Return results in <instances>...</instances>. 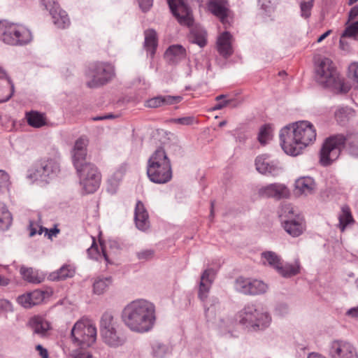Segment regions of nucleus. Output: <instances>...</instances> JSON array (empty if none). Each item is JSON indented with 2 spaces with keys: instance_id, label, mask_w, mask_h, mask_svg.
Masks as SVG:
<instances>
[{
  "instance_id": "f257e3e1",
  "label": "nucleus",
  "mask_w": 358,
  "mask_h": 358,
  "mask_svg": "<svg viewBox=\"0 0 358 358\" xmlns=\"http://www.w3.org/2000/svg\"><path fill=\"white\" fill-rule=\"evenodd\" d=\"M316 140V130L308 121H299L283 127L280 133V145L285 153L292 156Z\"/></svg>"
},
{
  "instance_id": "f03ea898",
  "label": "nucleus",
  "mask_w": 358,
  "mask_h": 358,
  "mask_svg": "<svg viewBox=\"0 0 358 358\" xmlns=\"http://www.w3.org/2000/svg\"><path fill=\"white\" fill-rule=\"evenodd\" d=\"M121 317L124 325L131 331L148 332L155 323V306L145 299H136L123 308Z\"/></svg>"
},
{
  "instance_id": "7ed1b4c3",
  "label": "nucleus",
  "mask_w": 358,
  "mask_h": 358,
  "mask_svg": "<svg viewBox=\"0 0 358 358\" xmlns=\"http://www.w3.org/2000/svg\"><path fill=\"white\" fill-rule=\"evenodd\" d=\"M345 143L348 144L349 153L358 157V138L338 134L328 138L323 143L320 150L321 164L327 166L336 160Z\"/></svg>"
},
{
  "instance_id": "20e7f679",
  "label": "nucleus",
  "mask_w": 358,
  "mask_h": 358,
  "mask_svg": "<svg viewBox=\"0 0 358 358\" xmlns=\"http://www.w3.org/2000/svg\"><path fill=\"white\" fill-rule=\"evenodd\" d=\"M146 169L148 178L154 183L165 184L172 179L171 162L162 148H157L150 155Z\"/></svg>"
},
{
  "instance_id": "39448f33",
  "label": "nucleus",
  "mask_w": 358,
  "mask_h": 358,
  "mask_svg": "<svg viewBox=\"0 0 358 358\" xmlns=\"http://www.w3.org/2000/svg\"><path fill=\"white\" fill-rule=\"evenodd\" d=\"M316 79L324 87L346 93L349 91V85L345 84L333 62L327 57L321 59L315 67Z\"/></svg>"
},
{
  "instance_id": "423d86ee",
  "label": "nucleus",
  "mask_w": 358,
  "mask_h": 358,
  "mask_svg": "<svg viewBox=\"0 0 358 358\" xmlns=\"http://www.w3.org/2000/svg\"><path fill=\"white\" fill-rule=\"evenodd\" d=\"M237 318L241 324L253 330L264 329L271 322L270 314L262 309H258L253 303L245 305L238 313Z\"/></svg>"
},
{
  "instance_id": "0eeeda50",
  "label": "nucleus",
  "mask_w": 358,
  "mask_h": 358,
  "mask_svg": "<svg viewBox=\"0 0 358 358\" xmlns=\"http://www.w3.org/2000/svg\"><path fill=\"white\" fill-rule=\"evenodd\" d=\"M31 34L24 26L0 21V39L10 45H22L31 41Z\"/></svg>"
},
{
  "instance_id": "6e6552de",
  "label": "nucleus",
  "mask_w": 358,
  "mask_h": 358,
  "mask_svg": "<svg viewBox=\"0 0 358 358\" xmlns=\"http://www.w3.org/2000/svg\"><path fill=\"white\" fill-rule=\"evenodd\" d=\"M71 337L74 344L81 348L92 345L96 340V328L88 319H81L73 325Z\"/></svg>"
},
{
  "instance_id": "1a4fd4ad",
  "label": "nucleus",
  "mask_w": 358,
  "mask_h": 358,
  "mask_svg": "<svg viewBox=\"0 0 358 358\" xmlns=\"http://www.w3.org/2000/svg\"><path fill=\"white\" fill-rule=\"evenodd\" d=\"M59 171V164L53 159H41L36 162L28 170L27 178L33 181L45 183L57 176Z\"/></svg>"
},
{
  "instance_id": "9d476101",
  "label": "nucleus",
  "mask_w": 358,
  "mask_h": 358,
  "mask_svg": "<svg viewBox=\"0 0 358 358\" xmlns=\"http://www.w3.org/2000/svg\"><path fill=\"white\" fill-rule=\"evenodd\" d=\"M114 67L105 62H96L91 65L87 72L90 80L87 85L90 88L98 87L106 84L114 76Z\"/></svg>"
},
{
  "instance_id": "9b49d317",
  "label": "nucleus",
  "mask_w": 358,
  "mask_h": 358,
  "mask_svg": "<svg viewBox=\"0 0 358 358\" xmlns=\"http://www.w3.org/2000/svg\"><path fill=\"white\" fill-rule=\"evenodd\" d=\"M215 276L214 271L212 268L206 269L201 276V280L199 288V297L204 301V308L206 315L208 317H213L215 315V303L217 302L214 297L207 299L211 285Z\"/></svg>"
},
{
  "instance_id": "f8f14e48",
  "label": "nucleus",
  "mask_w": 358,
  "mask_h": 358,
  "mask_svg": "<svg viewBox=\"0 0 358 358\" xmlns=\"http://www.w3.org/2000/svg\"><path fill=\"white\" fill-rule=\"evenodd\" d=\"M80 182L85 193H94L99 187L101 176L94 164H87L80 170H77Z\"/></svg>"
},
{
  "instance_id": "ddd939ff",
  "label": "nucleus",
  "mask_w": 358,
  "mask_h": 358,
  "mask_svg": "<svg viewBox=\"0 0 358 358\" xmlns=\"http://www.w3.org/2000/svg\"><path fill=\"white\" fill-rule=\"evenodd\" d=\"M173 16L182 25L190 26L193 19L191 10L185 0H166Z\"/></svg>"
},
{
  "instance_id": "4468645a",
  "label": "nucleus",
  "mask_w": 358,
  "mask_h": 358,
  "mask_svg": "<svg viewBox=\"0 0 358 358\" xmlns=\"http://www.w3.org/2000/svg\"><path fill=\"white\" fill-rule=\"evenodd\" d=\"M329 355L331 358H358L357 352L353 345L341 340L331 343Z\"/></svg>"
},
{
  "instance_id": "2eb2a0df",
  "label": "nucleus",
  "mask_w": 358,
  "mask_h": 358,
  "mask_svg": "<svg viewBox=\"0 0 358 358\" xmlns=\"http://www.w3.org/2000/svg\"><path fill=\"white\" fill-rule=\"evenodd\" d=\"M255 164L256 170L261 174L277 176L282 171L279 162L271 160L267 154L258 155L255 160Z\"/></svg>"
},
{
  "instance_id": "dca6fc26",
  "label": "nucleus",
  "mask_w": 358,
  "mask_h": 358,
  "mask_svg": "<svg viewBox=\"0 0 358 358\" xmlns=\"http://www.w3.org/2000/svg\"><path fill=\"white\" fill-rule=\"evenodd\" d=\"M42 4L49 10L54 24L59 29H65L70 24V20L66 11L52 0H41Z\"/></svg>"
},
{
  "instance_id": "f3484780",
  "label": "nucleus",
  "mask_w": 358,
  "mask_h": 358,
  "mask_svg": "<svg viewBox=\"0 0 358 358\" xmlns=\"http://www.w3.org/2000/svg\"><path fill=\"white\" fill-rule=\"evenodd\" d=\"M258 194L260 196L264 198L281 199L287 197L289 194V191L283 184L272 183L259 188Z\"/></svg>"
},
{
  "instance_id": "a211bd4d",
  "label": "nucleus",
  "mask_w": 358,
  "mask_h": 358,
  "mask_svg": "<svg viewBox=\"0 0 358 358\" xmlns=\"http://www.w3.org/2000/svg\"><path fill=\"white\" fill-rule=\"evenodd\" d=\"M208 8L214 15L217 17L223 24L229 22V4L227 0H210Z\"/></svg>"
},
{
  "instance_id": "6ab92c4d",
  "label": "nucleus",
  "mask_w": 358,
  "mask_h": 358,
  "mask_svg": "<svg viewBox=\"0 0 358 358\" xmlns=\"http://www.w3.org/2000/svg\"><path fill=\"white\" fill-rule=\"evenodd\" d=\"M45 292L38 289L20 295L17 302L24 308H30L41 303L45 299Z\"/></svg>"
},
{
  "instance_id": "aec40b11",
  "label": "nucleus",
  "mask_w": 358,
  "mask_h": 358,
  "mask_svg": "<svg viewBox=\"0 0 358 358\" xmlns=\"http://www.w3.org/2000/svg\"><path fill=\"white\" fill-rule=\"evenodd\" d=\"M282 226L285 231L292 237L299 236L306 229L305 220L301 215H296L292 220H286Z\"/></svg>"
},
{
  "instance_id": "412c9836",
  "label": "nucleus",
  "mask_w": 358,
  "mask_h": 358,
  "mask_svg": "<svg viewBox=\"0 0 358 358\" xmlns=\"http://www.w3.org/2000/svg\"><path fill=\"white\" fill-rule=\"evenodd\" d=\"M134 220L136 227L141 231H146L150 227L148 213L143 203L138 201L134 211Z\"/></svg>"
},
{
  "instance_id": "4be33fe9",
  "label": "nucleus",
  "mask_w": 358,
  "mask_h": 358,
  "mask_svg": "<svg viewBox=\"0 0 358 358\" xmlns=\"http://www.w3.org/2000/svg\"><path fill=\"white\" fill-rule=\"evenodd\" d=\"M182 100L180 96H158L146 101L145 106L148 108H156L163 106L173 105Z\"/></svg>"
},
{
  "instance_id": "5701e85b",
  "label": "nucleus",
  "mask_w": 358,
  "mask_h": 358,
  "mask_svg": "<svg viewBox=\"0 0 358 358\" xmlns=\"http://www.w3.org/2000/svg\"><path fill=\"white\" fill-rule=\"evenodd\" d=\"M315 182L310 177H301L295 182V189L300 195H310L315 190Z\"/></svg>"
},
{
  "instance_id": "b1692460",
  "label": "nucleus",
  "mask_w": 358,
  "mask_h": 358,
  "mask_svg": "<svg viewBox=\"0 0 358 358\" xmlns=\"http://www.w3.org/2000/svg\"><path fill=\"white\" fill-rule=\"evenodd\" d=\"M29 324L34 333L41 336H45L50 329V322L40 315L32 317L29 321Z\"/></svg>"
},
{
  "instance_id": "393cba45",
  "label": "nucleus",
  "mask_w": 358,
  "mask_h": 358,
  "mask_svg": "<svg viewBox=\"0 0 358 358\" xmlns=\"http://www.w3.org/2000/svg\"><path fill=\"white\" fill-rule=\"evenodd\" d=\"M232 36L228 31L223 32L217 38V46L219 53L224 57H229L233 53Z\"/></svg>"
},
{
  "instance_id": "a878e982",
  "label": "nucleus",
  "mask_w": 358,
  "mask_h": 358,
  "mask_svg": "<svg viewBox=\"0 0 358 358\" xmlns=\"http://www.w3.org/2000/svg\"><path fill=\"white\" fill-rule=\"evenodd\" d=\"M101 336L103 342L110 347L117 348L122 345L125 342V338L118 328L110 330Z\"/></svg>"
},
{
  "instance_id": "bb28decb",
  "label": "nucleus",
  "mask_w": 358,
  "mask_h": 358,
  "mask_svg": "<svg viewBox=\"0 0 358 358\" xmlns=\"http://www.w3.org/2000/svg\"><path fill=\"white\" fill-rule=\"evenodd\" d=\"M14 93V85L5 72V76L0 78V103L8 101Z\"/></svg>"
},
{
  "instance_id": "cd10ccee",
  "label": "nucleus",
  "mask_w": 358,
  "mask_h": 358,
  "mask_svg": "<svg viewBox=\"0 0 358 358\" xmlns=\"http://www.w3.org/2000/svg\"><path fill=\"white\" fill-rule=\"evenodd\" d=\"M339 222L337 225L338 228L341 232L352 226L355 223V220L352 217L350 208L348 206H343L341 207V213L338 215Z\"/></svg>"
},
{
  "instance_id": "c85d7f7f",
  "label": "nucleus",
  "mask_w": 358,
  "mask_h": 358,
  "mask_svg": "<svg viewBox=\"0 0 358 358\" xmlns=\"http://www.w3.org/2000/svg\"><path fill=\"white\" fill-rule=\"evenodd\" d=\"M301 264L298 259H295L294 264L282 262L276 271L280 275L285 278H290L300 273Z\"/></svg>"
},
{
  "instance_id": "c756f323",
  "label": "nucleus",
  "mask_w": 358,
  "mask_h": 358,
  "mask_svg": "<svg viewBox=\"0 0 358 358\" xmlns=\"http://www.w3.org/2000/svg\"><path fill=\"white\" fill-rule=\"evenodd\" d=\"M186 56L185 49L180 45L170 46L165 52L166 59L173 64L178 63Z\"/></svg>"
},
{
  "instance_id": "7c9ffc66",
  "label": "nucleus",
  "mask_w": 358,
  "mask_h": 358,
  "mask_svg": "<svg viewBox=\"0 0 358 358\" xmlns=\"http://www.w3.org/2000/svg\"><path fill=\"white\" fill-rule=\"evenodd\" d=\"M119 327L117 320L115 319L113 315L110 312H105L100 319V333L101 335L115 328Z\"/></svg>"
},
{
  "instance_id": "2f4dec72",
  "label": "nucleus",
  "mask_w": 358,
  "mask_h": 358,
  "mask_svg": "<svg viewBox=\"0 0 358 358\" xmlns=\"http://www.w3.org/2000/svg\"><path fill=\"white\" fill-rule=\"evenodd\" d=\"M248 295L256 296L265 294L268 289V285L263 280L250 278Z\"/></svg>"
},
{
  "instance_id": "473e14b6",
  "label": "nucleus",
  "mask_w": 358,
  "mask_h": 358,
  "mask_svg": "<svg viewBox=\"0 0 358 358\" xmlns=\"http://www.w3.org/2000/svg\"><path fill=\"white\" fill-rule=\"evenodd\" d=\"M144 46L148 53L153 57L157 46V33L153 29H148L145 31Z\"/></svg>"
},
{
  "instance_id": "72a5a7b5",
  "label": "nucleus",
  "mask_w": 358,
  "mask_h": 358,
  "mask_svg": "<svg viewBox=\"0 0 358 358\" xmlns=\"http://www.w3.org/2000/svg\"><path fill=\"white\" fill-rule=\"evenodd\" d=\"M20 272L23 279L31 283L38 284L44 280V276L32 268L22 266Z\"/></svg>"
},
{
  "instance_id": "f704fd0d",
  "label": "nucleus",
  "mask_w": 358,
  "mask_h": 358,
  "mask_svg": "<svg viewBox=\"0 0 358 358\" xmlns=\"http://www.w3.org/2000/svg\"><path fill=\"white\" fill-rule=\"evenodd\" d=\"M26 119L29 125L35 128H40L46 123L43 114L37 111L31 110L26 113Z\"/></svg>"
},
{
  "instance_id": "c9c22d12",
  "label": "nucleus",
  "mask_w": 358,
  "mask_h": 358,
  "mask_svg": "<svg viewBox=\"0 0 358 358\" xmlns=\"http://www.w3.org/2000/svg\"><path fill=\"white\" fill-rule=\"evenodd\" d=\"M189 40L201 48L206 45V31L201 27H194L192 29L189 35Z\"/></svg>"
},
{
  "instance_id": "e433bc0d",
  "label": "nucleus",
  "mask_w": 358,
  "mask_h": 358,
  "mask_svg": "<svg viewBox=\"0 0 358 358\" xmlns=\"http://www.w3.org/2000/svg\"><path fill=\"white\" fill-rule=\"evenodd\" d=\"M74 273L75 270L72 266L64 264L59 270L52 273L50 277L53 280H61L73 277Z\"/></svg>"
},
{
  "instance_id": "4c0bfd02",
  "label": "nucleus",
  "mask_w": 358,
  "mask_h": 358,
  "mask_svg": "<svg viewBox=\"0 0 358 358\" xmlns=\"http://www.w3.org/2000/svg\"><path fill=\"white\" fill-rule=\"evenodd\" d=\"M262 260L264 264H267L276 271L282 263L280 257L276 253L271 251L262 252Z\"/></svg>"
},
{
  "instance_id": "58836bf2",
  "label": "nucleus",
  "mask_w": 358,
  "mask_h": 358,
  "mask_svg": "<svg viewBox=\"0 0 358 358\" xmlns=\"http://www.w3.org/2000/svg\"><path fill=\"white\" fill-rule=\"evenodd\" d=\"M112 283L111 277L100 278L96 279L93 284L94 293L98 295L102 294Z\"/></svg>"
},
{
  "instance_id": "ea45409f",
  "label": "nucleus",
  "mask_w": 358,
  "mask_h": 358,
  "mask_svg": "<svg viewBox=\"0 0 358 358\" xmlns=\"http://www.w3.org/2000/svg\"><path fill=\"white\" fill-rule=\"evenodd\" d=\"M259 142L264 145L273 138V129L270 124H265L260 127L258 134Z\"/></svg>"
},
{
  "instance_id": "a19ab883",
  "label": "nucleus",
  "mask_w": 358,
  "mask_h": 358,
  "mask_svg": "<svg viewBox=\"0 0 358 358\" xmlns=\"http://www.w3.org/2000/svg\"><path fill=\"white\" fill-rule=\"evenodd\" d=\"M278 213L282 224L286 220H292L295 218L296 215H301L295 212L291 204L282 205Z\"/></svg>"
},
{
  "instance_id": "79ce46f5",
  "label": "nucleus",
  "mask_w": 358,
  "mask_h": 358,
  "mask_svg": "<svg viewBox=\"0 0 358 358\" xmlns=\"http://www.w3.org/2000/svg\"><path fill=\"white\" fill-rule=\"evenodd\" d=\"M12 217L3 203L0 202V229H7L11 224Z\"/></svg>"
},
{
  "instance_id": "37998d69",
  "label": "nucleus",
  "mask_w": 358,
  "mask_h": 358,
  "mask_svg": "<svg viewBox=\"0 0 358 358\" xmlns=\"http://www.w3.org/2000/svg\"><path fill=\"white\" fill-rule=\"evenodd\" d=\"M73 163L76 170H80L87 164H91L85 161L87 150L72 151Z\"/></svg>"
},
{
  "instance_id": "c03bdc74",
  "label": "nucleus",
  "mask_w": 358,
  "mask_h": 358,
  "mask_svg": "<svg viewBox=\"0 0 358 358\" xmlns=\"http://www.w3.org/2000/svg\"><path fill=\"white\" fill-rule=\"evenodd\" d=\"M250 278H245L243 276L238 277L234 284L235 290L244 295H248L249 290Z\"/></svg>"
},
{
  "instance_id": "a18cd8bd",
  "label": "nucleus",
  "mask_w": 358,
  "mask_h": 358,
  "mask_svg": "<svg viewBox=\"0 0 358 358\" xmlns=\"http://www.w3.org/2000/svg\"><path fill=\"white\" fill-rule=\"evenodd\" d=\"M92 244L90 248L87 249V252L90 259L98 260L99 257H103L106 263H110L108 255H106L104 248L102 247V255H101L98 250V246L95 243V240L92 238Z\"/></svg>"
},
{
  "instance_id": "49530a36",
  "label": "nucleus",
  "mask_w": 358,
  "mask_h": 358,
  "mask_svg": "<svg viewBox=\"0 0 358 358\" xmlns=\"http://www.w3.org/2000/svg\"><path fill=\"white\" fill-rule=\"evenodd\" d=\"M352 114V110L348 107H340L335 112V117L340 124L345 123Z\"/></svg>"
},
{
  "instance_id": "de8ad7c7",
  "label": "nucleus",
  "mask_w": 358,
  "mask_h": 358,
  "mask_svg": "<svg viewBox=\"0 0 358 358\" xmlns=\"http://www.w3.org/2000/svg\"><path fill=\"white\" fill-rule=\"evenodd\" d=\"M44 231H45L46 234H48L49 238H51L52 236H56L59 232V229H57V227L48 229L41 226L39 227V230L37 231L36 229L33 227V224L31 222L30 223V236H33L37 233L38 234H42V233Z\"/></svg>"
},
{
  "instance_id": "09e8293b",
  "label": "nucleus",
  "mask_w": 358,
  "mask_h": 358,
  "mask_svg": "<svg viewBox=\"0 0 358 358\" xmlns=\"http://www.w3.org/2000/svg\"><path fill=\"white\" fill-rule=\"evenodd\" d=\"M234 321L231 318L221 319L218 324L221 333L222 334H230L234 328Z\"/></svg>"
},
{
  "instance_id": "8fccbe9b",
  "label": "nucleus",
  "mask_w": 358,
  "mask_h": 358,
  "mask_svg": "<svg viewBox=\"0 0 358 358\" xmlns=\"http://www.w3.org/2000/svg\"><path fill=\"white\" fill-rule=\"evenodd\" d=\"M358 36V22H352L348 25L343 34L342 38H356Z\"/></svg>"
},
{
  "instance_id": "3c124183",
  "label": "nucleus",
  "mask_w": 358,
  "mask_h": 358,
  "mask_svg": "<svg viewBox=\"0 0 358 358\" xmlns=\"http://www.w3.org/2000/svg\"><path fill=\"white\" fill-rule=\"evenodd\" d=\"M127 171V164H121L117 169L115 171L113 176L109 179V182L114 183L115 185L122 180L124 174Z\"/></svg>"
},
{
  "instance_id": "603ef678",
  "label": "nucleus",
  "mask_w": 358,
  "mask_h": 358,
  "mask_svg": "<svg viewBox=\"0 0 358 358\" xmlns=\"http://www.w3.org/2000/svg\"><path fill=\"white\" fill-rule=\"evenodd\" d=\"M314 0L302 1L300 3L301 15L302 17L308 18L311 14V10L313 6Z\"/></svg>"
},
{
  "instance_id": "864d4df0",
  "label": "nucleus",
  "mask_w": 358,
  "mask_h": 358,
  "mask_svg": "<svg viewBox=\"0 0 358 358\" xmlns=\"http://www.w3.org/2000/svg\"><path fill=\"white\" fill-rule=\"evenodd\" d=\"M274 313L279 317H285L289 313V308L287 303H278L274 310Z\"/></svg>"
},
{
  "instance_id": "5fc2aeb1",
  "label": "nucleus",
  "mask_w": 358,
  "mask_h": 358,
  "mask_svg": "<svg viewBox=\"0 0 358 358\" xmlns=\"http://www.w3.org/2000/svg\"><path fill=\"white\" fill-rule=\"evenodd\" d=\"M171 122L180 124L182 125L189 126L196 122L195 117L193 116H187L180 118H174L171 120Z\"/></svg>"
},
{
  "instance_id": "6e6d98bb",
  "label": "nucleus",
  "mask_w": 358,
  "mask_h": 358,
  "mask_svg": "<svg viewBox=\"0 0 358 358\" xmlns=\"http://www.w3.org/2000/svg\"><path fill=\"white\" fill-rule=\"evenodd\" d=\"M155 252L153 250H143L137 252L136 255L139 260L147 261L151 259L154 257Z\"/></svg>"
},
{
  "instance_id": "4d7b16f0",
  "label": "nucleus",
  "mask_w": 358,
  "mask_h": 358,
  "mask_svg": "<svg viewBox=\"0 0 358 358\" xmlns=\"http://www.w3.org/2000/svg\"><path fill=\"white\" fill-rule=\"evenodd\" d=\"M258 3L262 9L269 12L274 8L275 0H258Z\"/></svg>"
},
{
  "instance_id": "13d9d810",
  "label": "nucleus",
  "mask_w": 358,
  "mask_h": 358,
  "mask_svg": "<svg viewBox=\"0 0 358 358\" xmlns=\"http://www.w3.org/2000/svg\"><path fill=\"white\" fill-rule=\"evenodd\" d=\"M225 98H226V95H224V94H221V95L217 96L215 98V100L217 101V103H216L213 106V110H220V109L223 108L224 107L227 106L229 103V100H223L222 101V99H224Z\"/></svg>"
},
{
  "instance_id": "bf43d9fd",
  "label": "nucleus",
  "mask_w": 358,
  "mask_h": 358,
  "mask_svg": "<svg viewBox=\"0 0 358 358\" xmlns=\"http://www.w3.org/2000/svg\"><path fill=\"white\" fill-rule=\"evenodd\" d=\"M9 185V176L4 171L0 170V192L8 188Z\"/></svg>"
},
{
  "instance_id": "052dcab7",
  "label": "nucleus",
  "mask_w": 358,
  "mask_h": 358,
  "mask_svg": "<svg viewBox=\"0 0 358 358\" xmlns=\"http://www.w3.org/2000/svg\"><path fill=\"white\" fill-rule=\"evenodd\" d=\"M87 140L80 137L75 143L73 151L87 150Z\"/></svg>"
},
{
  "instance_id": "680f3d73",
  "label": "nucleus",
  "mask_w": 358,
  "mask_h": 358,
  "mask_svg": "<svg viewBox=\"0 0 358 358\" xmlns=\"http://www.w3.org/2000/svg\"><path fill=\"white\" fill-rule=\"evenodd\" d=\"M0 310L6 311V312L13 311V305L8 300L5 299H0Z\"/></svg>"
},
{
  "instance_id": "e2e57ef3",
  "label": "nucleus",
  "mask_w": 358,
  "mask_h": 358,
  "mask_svg": "<svg viewBox=\"0 0 358 358\" xmlns=\"http://www.w3.org/2000/svg\"><path fill=\"white\" fill-rule=\"evenodd\" d=\"M138 2L141 9L146 12L152 7L153 0H138Z\"/></svg>"
},
{
  "instance_id": "0e129e2a",
  "label": "nucleus",
  "mask_w": 358,
  "mask_h": 358,
  "mask_svg": "<svg viewBox=\"0 0 358 358\" xmlns=\"http://www.w3.org/2000/svg\"><path fill=\"white\" fill-rule=\"evenodd\" d=\"M166 352V347L162 345H158L154 348V356L157 358H162L164 356Z\"/></svg>"
},
{
  "instance_id": "69168bd1",
  "label": "nucleus",
  "mask_w": 358,
  "mask_h": 358,
  "mask_svg": "<svg viewBox=\"0 0 358 358\" xmlns=\"http://www.w3.org/2000/svg\"><path fill=\"white\" fill-rule=\"evenodd\" d=\"M358 17V6H355L351 8L348 15V20L346 22V24L349 23L350 21H353L357 19Z\"/></svg>"
},
{
  "instance_id": "338daca9",
  "label": "nucleus",
  "mask_w": 358,
  "mask_h": 358,
  "mask_svg": "<svg viewBox=\"0 0 358 358\" xmlns=\"http://www.w3.org/2000/svg\"><path fill=\"white\" fill-rule=\"evenodd\" d=\"M72 358H93L92 355L87 352L75 351L72 355Z\"/></svg>"
},
{
  "instance_id": "774afa93",
  "label": "nucleus",
  "mask_w": 358,
  "mask_h": 358,
  "mask_svg": "<svg viewBox=\"0 0 358 358\" xmlns=\"http://www.w3.org/2000/svg\"><path fill=\"white\" fill-rule=\"evenodd\" d=\"M346 315H348L352 318L358 319V306L353 307V308H351L350 309H349L346 312Z\"/></svg>"
}]
</instances>
